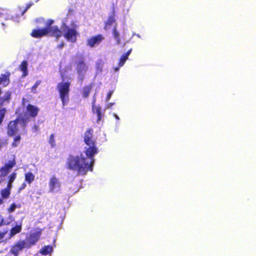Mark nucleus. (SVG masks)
Wrapping results in <instances>:
<instances>
[{"label":"nucleus","instance_id":"f257e3e1","mask_svg":"<svg viewBox=\"0 0 256 256\" xmlns=\"http://www.w3.org/2000/svg\"><path fill=\"white\" fill-rule=\"evenodd\" d=\"M93 129L90 128L84 134V142L88 146L84 151L86 157L80 153L78 156L70 154L66 160V168L76 171L78 175H86L88 172L92 171L94 163V156L98 152L96 140L93 138Z\"/></svg>","mask_w":256,"mask_h":256},{"label":"nucleus","instance_id":"f03ea898","mask_svg":"<svg viewBox=\"0 0 256 256\" xmlns=\"http://www.w3.org/2000/svg\"><path fill=\"white\" fill-rule=\"evenodd\" d=\"M74 58H76L74 62L75 69L78 76V80L80 82H82L84 78V74L88 70V66L85 62L83 55L76 54Z\"/></svg>","mask_w":256,"mask_h":256},{"label":"nucleus","instance_id":"7ed1b4c3","mask_svg":"<svg viewBox=\"0 0 256 256\" xmlns=\"http://www.w3.org/2000/svg\"><path fill=\"white\" fill-rule=\"evenodd\" d=\"M70 83L68 82L58 83L57 89L59 92L60 98L62 106L66 105L69 102V92Z\"/></svg>","mask_w":256,"mask_h":256},{"label":"nucleus","instance_id":"20e7f679","mask_svg":"<svg viewBox=\"0 0 256 256\" xmlns=\"http://www.w3.org/2000/svg\"><path fill=\"white\" fill-rule=\"evenodd\" d=\"M20 121V118H17L15 120L9 122L6 128V134L8 136L12 137L18 134Z\"/></svg>","mask_w":256,"mask_h":256},{"label":"nucleus","instance_id":"39448f33","mask_svg":"<svg viewBox=\"0 0 256 256\" xmlns=\"http://www.w3.org/2000/svg\"><path fill=\"white\" fill-rule=\"evenodd\" d=\"M64 32V36L67 41L72 43L76 42L77 40L78 32L74 28H70L65 24Z\"/></svg>","mask_w":256,"mask_h":256},{"label":"nucleus","instance_id":"423d86ee","mask_svg":"<svg viewBox=\"0 0 256 256\" xmlns=\"http://www.w3.org/2000/svg\"><path fill=\"white\" fill-rule=\"evenodd\" d=\"M49 192L56 193L61 189V183L54 175L52 176L48 182Z\"/></svg>","mask_w":256,"mask_h":256},{"label":"nucleus","instance_id":"0eeeda50","mask_svg":"<svg viewBox=\"0 0 256 256\" xmlns=\"http://www.w3.org/2000/svg\"><path fill=\"white\" fill-rule=\"evenodd\" d=\"M41 235V230L30 234V236L24 240L27 245V248H30L32 246L34 245L39 240Z\"/></svg>","mask_w":256,"mask_h":256},{"label":"nucleus","instance_id":"6e6552de","mask_svg":"<svg viewBox=\"0 0 256 256\" xmlns=\"http://www.w3.org/2000/svg\"><path fill=\"white\" fill-rule=\"evenodd\" d=\"M24 248H27V245L25 240H19L14 244L10 250V254L14 256H18L20 252Z\"/></svg>","mask_w":256,"mask_h":256},{"label":"nucleus","instance_id":"1a4fd4ad","mask_svg":"<svg viewBox=\"0 0 256 256\" xmlns=\"http://www.w3.org/2000/svg\"><path fill=\"white\" fill-rule=\"evenodd\" d=\"M104 39V38L102 34L95 35L87 39L86 46L90 48H94L99 45Z\"/></svg>","mask_w":256,"mask_h":256},{"label":"nucleus","instance_id":"9d476101","mask_svg":"<svg viewBox=\"0 0 256 256\" xmlns=\"http://www.w3.org/2000/svg\"><path fill=\"white\" fill-rule=\"evenodd\" d=\"M48 34V28H36L34 29L30 35L32 37L34 38H40L44 36H46Z\"/></svg>","mask_w":256,"mask_h":256},{"label":"nucleus","instance_id":"9b49d317","mask_svg":"<svg viewBox=\"0 0 256 256\" xmlns=\"http://www.w3.org/2000/svg\"><path fill=\"white\" fill-rule=\"evenodd\" d=\"M26 110L28 114L31 118H35L38 115L40 108L32 104H28L26 106Z\"/></svg>","mask_w":256,"mask_h":256},{"label":"nucleus","instance_id":"f8f14e48","mask_svg":"<svg viewBox=\"0 0 256 256\" xmlns=\"http://www.w3.org/2000/svg\"><path fill=\"white\" fill-rule=\"evenodd\" d=\"M48 30L50 36H54L56 40L63 36L62 32L56 26L48 28Z\"/></svg>","mask_w":256,"mask_h":256},{"label":"nucleus","instance_id":"ddd939ff","mask_svg":"<svg viewBox=\"0 0 256 256\" xmlns=\"http://www.w3.org/2000/svg\"><path fill=\"white\" fill-rule=\"evenodd\" d=\"M94 100L92 102V110L94 114H96L97 115V120L96 122L99 123L102 120V118L103 116V114L101 112V108L100 106H96L95 104L96 98L94 97Z\"/></svg>","mask_w":256,"mask_h":256},{"label":"nucleus","instance_id":"4468645a","mask_svg":"<svg viewBox=\"0 0 256 256\" xmlns=\"http://www.w3.org/2000/svg\"><path fill=\"white\" fill-rule=\"evenodd\" d=\"M10 72H6L5 74H2L0 76V85L4 87L8 86L10 83Z\"/></svg>","mask_w":256,"mask_h":256},{"label":"nucleus","instance_id":"2eb2a0df","mask_svg":"<svg viewBox=\"0 0 256 256\" xmlns=\"http://www.w3.org/2000/svg\"><path fill=\"white\" fill-rule=\"evenodd\" d=\"M132 50V48L130 49L126 52L120 56L118 62L119 67H121L124 66L126 60L128 59V57L130 54Z\"/></svg>","mask_w":256,"mask_h":256},{"label":"nucleus","instance_id":"dca6fc26","mask_svg":"<svg viewBox=\"0 0 256 256\" xmlns=\"http://www.w3.org/2000/svg\"><path fill=\"white\" fill-rule=\"evenodd\" d=\"M53 250L52 246L47 245L43 246L40 250V253L44 256L50 254Z\"/></svg>","mask_w":256,"mask_h":256},{"label":"nucleus","instance_id":"f3484780","mask_svg":"<svg viewBox=\"0 0 256 256\" xmlns=\"http://www.w3.org/2000/svg\"><path fill=\"white\" fill-rule=\"evenodd\" d=\"M20 70L22 72V76H26L28 75V62L26 60H23L19 66Z\"/></svg>","mask_w":256,"mask_h":256},{"label":"nucleus","instance_id":"a211bd4d","mask_svg":"<svg viewBox=\"0 0 256 256\" xmlns=\"http://www.w3.org/2000/svg\"><path fill=\"white\" fill-rule=\"evenodd\" d=\"M22 224H20L18 225H16L12 227L10 230V236L12 237L14 235L20 233L22 231Z\"/></svg>","mask_w":256,"mask_h":256},{"label":"nucleus","instance_id":"6ab92c4d","mask_svg":"<svg viewBox=\"0 0 256 256\" xmlns=\"http://www.w3.org/2000/svg\"><path fill=\"white\" fill-rule=\"evenodd\" d=\"M116 21L114 14L108 16L107 20L104 22V28L107 30Z\"/></svg>","mask_w":256,"mask_h":256},{"label":"nucleus","instance_id":"aec40b11","mask_svg":"<svg viewBox=\"0 0 256 256\" xmlns=\"http://www.w3.org/2000/svg\"><path fill=\"white\" fill-rule=\"evenodd\" d=\"M92 84H90L88 85L84 86L82 88V96L84 98H86L89 96V94L92 90Z\"/></svg>","mask_w":256,"mask_h":256},{"label":"nucleus","instance_id":"412c9836","mask_svg":"<svg viewBox=\"0 0 256 256\" xmlns=\"http://www.w3.org/2000/svg\"><path fill=\"white\" fill-rule=\"evenodd\" d=\"M34 175L30 172L24 174V180L28 184H30L34 180Z\"/></svg>","mask_w":256,"mask_h":256},{"label":"nucleus","instance_id":"4be33fe9","mask_svg":"<svg viewBox=\"0 0 256 256\" xmlns=\"http://www.w3.org/2000/svg\"><path fill=\"white\" fill-rule=\"evenodd\" d=\"M112 35L114 40H116V44H120V34L117 30L116 26H114L112 30Z\"/></svg>","mask_w":256,"mask_h":256},{"label":"nucleus","instance_id":"5701e85b","mask_svg":"<svg viewBox=\"0 0 256 256\" xmlns=\"http://www.w3.org/2000/svg\"><path fill=\"white\" fill-rule=\"evenodd\" d=\"M21 140V136L20 134L17 135H15V136L14 138L13 141L11 144L12 147L16 148L18 146Z\"/></svg>","mask_w":256,"mask_h":256},{"label":"nucleus","instance_id":"b1692460","mask_svg":"<svg viewBox=\"0 0 256 256\" xmlns=\"http://www.w3.org/2000/svg\"><path fill=\"white\" fill-rule=\"evenodd\" d=\"M0 194L2 199H7L10 194V190L8 188H4L1 190Z\"/></svg>","mask_w":256,"mask_h":256},{"label":"nucleus","instance_id":"393cba45","mask_svg":"<svg viewBox=\"0 0 256 256\" xmlns=\"http://www.w3.org/2000/svg\"><path fill=\"white\" fill-rule=\"evenodd\" d=\"M16 164L15 158H14L12 160H9L7 164L4 166L9 170L12 168Z\"/></svg>","mask_w":256,"mask_h":256},{"label":"nucleus","instance_id":"a878e982","mask_svg":"<svg viewBox=\"0 0 256 256\" xmlns=\"http://www.w3.org/2000/svg\"><path fill=\"white\" fill-rule=\"evenodd\" d=\"M6 112V108H2L0 109V125H2Z\"/></svg>","mask_w":256,"mask_h":256},{"label":"nucleus","instance_id":"bb28decb","mask_svg":"<svg viewBox=\"0 0 256 256\" xmlns=\"http://www.w3.org/2000/svg\"><path fill=\"white\" fill-rule=\"evenodd\" d=\"M9 172L10 170H8L4 166L0 168V178L6 176Z\"/></svg>","mask_w":256,"mask_h":256},{"label":"nucleus","instance_id":"cd10ccee","mask_svg":"<svg viewBox=\"0 0 256 256\" xmlns=\"http://www.w3.org/2000/svg\"><path fill=\"white\" fill-rule=\"evenodd\" d=\"M48 142L50 144L52 148H54L56 146V141L54 140V134H50Z\"/></svg>","mask_w":256,"mask_h":256},{"label":"nucleus","instance_id":"c85d7f7f","mask_svg":"<svg viewBox=\"0 0 256 256\" xmlns=\"http://www.w3.org/2000/svg\"><path fill=\"white\" fill-rule=\"evenodd\" d=\"M11 97V92L9 91L6 92L4 96L2 99V102H9Z\"/></svg>","mask_w":256,"mask_h":256},{"label":"nucleus","instance_id":"c756f323","mask_svg":"<svg viewBox=\"0 0 256 256\" xmlns=\"http://www.w3.org/2000/svg\"><path fill=\"white\" fill-rule=\"evenodd\" d=\"M16 172H14L12 173L8 176V182H10V183H12L16 180Z\"/></svg>","mask_w":256,"mask_h":256},{"label":"nucleus","instance_id":"7c9ffc66","mask_svg":"<svg viewBox=\"0 0 256 256\" xmlns=\"http://www.w3.org/2000/svg\"><path fill=\"white\" fill-rule=\"evenodd\" d=\"M40 83H41V80H38L35 82L34 85L31 88V91L32 92H33V93L36 92V88L40 84Z\"/></svg>","mask_w":256,"mask_h":256},{"label":"nucleus","instance_id":"2f4dec72","mask_svg":"<svg viewBox=\"0 0 256 256\" xmlns=\"http://www.w3.org/2000/svg\"><path fill=\"white\" fill-rule=\"evenodd\" d=\"M9 218L10 220V221L8 222H4V220H3V218L2 217V216L0 214V226H2V225H4V224H8L9 223H10L12 221L14 220V219L12 218V217L10 216L9 217Z\"/></svg>","mask_w":256,"mask_h":256},{"label":"nucleus","instance_id":"473e14b6","mask_svg":"<svg viewBox=\"0 0 256 256\" xmlns=\"http://www.w3.org/2000/svg\"><path fill=\"white\" fill-rule=\"evenodd\" d=\"M16 207V204L14 203H12L10 204V207L8 208V212H12L15 210Z\"/></svg>","mask_w":256,"mask_h":256},{"label":"nucleus","instance_id":"72a5a7b5","mask_svg":"<svg viewBox=\"0 0 256 256\" xmlns=\"http://www.w3.org/2000/svg\"><path fill=\"white\" fill-rule=\"evenodd\" d=\"M113 92H114L113 90H110L108 92L107 94L106 98V102H108L110 99Z\"/></svg>","mask_w":256,"mask_h":256},{"label":"nucleus","instance_id":"f704fd0d","mask_svg":"<svg viewBox=\"0 0 256 256\" xmlns=\"http://www.w3.org/2000/svg\"><path fill=\"white\" fill-rule=\"evenodd\" d=\"M34 4L33 2H30L29 4H28L26 8L24 10L23 12H22V14H24V12H26V10L32 6Z\"/></svg>","mask_w":256,"mask_h":256},{"label":"nucleus","instance_id":"c9c22d12","mask_svg":"<svg viewBox=\"0 0 256 256\" xmlns=\"http://www.w3.org/2000/svg\"><path fill=\"white\" fill-rule=\"evenodd\" d=\"M26 185L25 182H24L22 184L21 186L18 188V191L20 192L22 190L26 188Z\"/></svg>","mask_w":256,"mask_h":256},{"label":"nucleus","instance_id":"e433bc0d","mask_svg":"<svg viewBox=\"0 0 256 256\" xmlns=\"http://www.w3.org/2000/svg\"><path fill=\"white\" fill-rule=\"evenodd\" d=\"M54 22V20H48V24H46V28H50V25Z\"/></svg>","mask_w":256,"mask_h":256},{"label":"nucleus","instance_id":"4c0bfd02","mask_svg":"<svg viewBox=\"0 0 256 256\" xmlns=\"http://www.w3.org/2000/svg\"><path fill=\"white\" fill-rule=\"evenodd\" d=\"M64 42H62L60 44H58L57 46V48H58L61 49V48H62L64 47Z\"/></svg>","mask_w":256,"mask_h":256},{"label":"nucleus","instance_id":"58836bf2","mask_svg":"<svg viewBox=\"0 0 256 256\" xmlns=\"http://www.w3.org/2000/svg\"><path fill=\"white\" fill-rule=\"evenodd\" d=\"M12 187V183H10V182H8V184L7 185V186L6 188H8V190H10V188Z\"/></svg>","mask_w":256,"mask_h":256},{"label":"nucleus","instance_id":"ea45409f","mask_svg":"<svg viewBox=\"0 0 256 256\" xmlns=\"http://www.w3.org/2000/svg\"><path fill=\"white\" fill-rule=\"evenodd\" d=\"M3 238H4V234H0V242L2 241V240Z\"/></svg>","mask_w":256,"mask_h":256},{"label":"nucleus","instance_id":"a19ab883","mask_svg":"<svg viewBox=\"0 0 256 256\" xmlns=\"http://www.w3.org/2000/svg\"><path fill=\"white\" fill-rule=\"evenodd\" d=\"M3 202H4V201H3L2 198H0V205L2 204Z\"/></svg>","mask_w":256,"mask_h":256},{"label":"nucleus","instance_id":"79ce46f5","mask_svg":"<svg viewBox=\"0 0 256 256\" xmlns=\"http://www.w3.org/2000/svg\"><path fill=\"white\" fill-rule=\"evenodd\" d=\"M113 104H114V103H110V104H108V108H110V106H112Z\"/></svg>","mask_w":256,"mask_h":256},{"label":"nucleus","instance_id":"37998d69","mask_svg":"<svg viewBox=\"0 0 256 256\" xmlns=\"http://www.w3.org/2000/svg\"><path fill=\"white\" fill-rule=\"evenodd\" d=\"M96 64H97L98 66L102 65V63L101 62H98V63H96Z\"/></svg>","mask_w":256,"mask_h":256},{"label":"nucleus","instance_id":"c03bdc74","mask_svg":"<svg viewBox=\"0 0 256 256\" xmlns=\"http://www.w3.org/2000/svg\"><path fill=\"white\" fill-rule=\"evenodd\" d=\"M118 70H119V68H118V67H116V68H114V70L115 71H118Z\"/></svg>","mask_w":256,"mask_h":256},{"label":"nucleus","instance_id":"a18cd8bd","mask_svg":"<svg viewBox=\"0 0 256 256\" xmlns=\"http://www.w3.org/2000/svg\"><path fill=\"white\" fill-rule=\"evenodd\" d=\"M116 119H118V120H119V118H118V116H116Z\"/></svg>","mask_w":256,"mask_h":256},{"label":"nucleus","instance_id":"49530a36","mask_svg":"<svg viewBox=\"0 0 256 256\" xmlns=\"http://www.w3.org/2000/svg\"><path fill=\"white\" fill-rule=\"evenodd\" d=\"M39 0H36V2H38Z\"/></svg>","mask_w":256,"mask_h":256}]
</instances>
